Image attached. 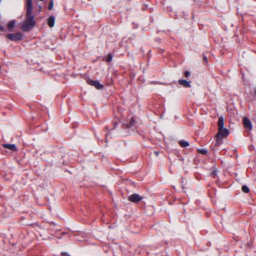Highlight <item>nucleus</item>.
Returning <instances> with one entry per match:
<instances>
[{"label": "nucleus", "mask_w": 256, "mask_h": 256, "mask_svg": "<svg viewBox=\"0 0 256 256\" xmlns=\"http://www.w3.org/2000/svg\"><path fill=\"white\" fill-rule=\"evenodd\" d=\"M203 60L206 62H208V58L206 56H203Z\"/></svg>", "instance_id": "4be33fe9"}, {"label": "nucleus", "mask_w": 256, "mask_h": 256, "mask_svg": "<svg viewBox=\"0 0 256 256\" xmlns=\"http://www.w3.org/2000/svg\"><path fill=\"white\" fill-rule=\"evenodd\" d=\"M190 75V73L188 71H186L184 72V76L185 77L188 78Z\"/></svg>", "instance_id": "412c9836"}, {"label": "nucleus", "mask_w": 256, "mask_h": 256, "mask_svg": "<svg viewBox=\"0 0 256 256\" xmlns=\"http://www.w3.org/2000/svg\"><path fill=\"white\" fill-rule=\"evenodd\" d=\"M254 95L256 96V88H255L254 89Z\"/></svg>", "instance_id": "393cba45"}, {"label": "nucleus", "mask_w": 256, "mask_h": 256, "mask_svg": "<svg viewBox=\"0 0 256 256\" xmlns=\"http://www.w3.org/2000/svg\"><path fill=\"white\" fill-rule=\"evenodd\" d=\"M136 124V120L133 116H131L130 118V122L126 123V128H131V127L134 126Z\"/></svg>", "instance_id": "6e6552de"}, {"label": "nucleus", "mask_w": 256, "mask_h": 256, "mask_svg": "<svg viewBox=\"0 0 256 256\" xmlns=\"http://www.w3.org/2000/svg\"><path fill=\"white\" fill-rule=\"evenodd\" d=\"M178 82L179 84L186 88H188L191 86L190 84V81H187L184 80H179Z\"/></svg>", "instance_id": "0eeeda50"}, {"label": "nucleus", "mask_w": 256, "mask_h": 256, "mask_svg": "<svg viewBox=\"0 0 256 256\" xmlns=\"http://www.w3.org/2000/svg\"><path fill=\"white\" fill-rule=\"evenodd\" d=\"M32 6V0H26V8Z\"/></svg>", "instance_id": "f3484780"}, {"label": "nucleus", "mask_w": 256, "mask_h": 256, "mask_svg": "<svg viewBox=\"0 0 256 256\" xmlns=\"http://www.w3.org/2000/svg\"><path fill=\"white\" fill-rule=\"evenodd\" d=\"M229 134V131L227 128H222V129L218 128V132L216 135V137L220 136L222 138H225Z\"/></svg>", "instance_id": "20e7f679"}, {"label": "nucleus", "mask_w": 256, "mask_h": 256, "mask_svg": "<svg viewBox=\"0 0 256 256\" xmlns=\"http://www.w3.org/2000/svg\"><path fill=\"white\" fill-rule=\"evenodd\" d=\"M160 118H162V114H160Z\"/></svg>", "instance_id": "bb28decb"}, {"label": "nucleus", "mask_w": 256, "mask_h": 256, "mask_svg": "<svg viewBox=\"0 0 256 256\" xmlns=\"http://www.w3.org/2000/svg\"><path fill=\"white\" fill-rule=\"evenodd\" d=\"M224 122L223 118L222 116L219 117L218 120V128L222 129V128H224Z\"/></svg>", "instance_id": "9b49d317"}, {"label": "nucleus", "mask_w": 256, "mask_h": 256, "mask_svg": "<svg viewBox=\"0 0 256 256\" xmlns=\"http://www.w3.org/2000/svg\"><path fill=\"white\" fill-rule=\"evenodd\" d=\"M2 146L4 148L12 150V151L15 152L17 150L16 147L14 144H4Z\"/></svg>", "instance_id": "1a4fd4ad"}, {"label": "nucleus", "mask_w": 256, "mask_h": 256, "mask_svg": "<svg viewBox=\"0 0 256 256\" xmlns=\"http://www.w3.org/2000/svg\"><path fill=\"white\" fill-rule=\"evenodd\" d=\"M200 154H206L207 153V150L204 149H202L199 150Z\"/></svg>", "instance_id": "aec40b11"}, {"label": "nucleus", "mask_w": 256, "mask_h": 256, "mask_svg": "<svg viewBox=\"0 0 256 256\" xmlns=\"http://www.w3.org/2000/svg\"><path fill=\"white\" fill-rule=\"evenodd\" d=\"M216 142L214 146H218L220 144H221L222 143V138H223L222 137H220V136L216 137Z\"/></svg>", "instance_id": "ddd939ff"}, {"label": "nucleus", "mask_w": 256, "mask_h": 256, "mask_svg": "<svg viewBox=\"0 0 256 256\" xmlns=\"http://www.w3.org/2000/svg\"><path fill=\"white\" fill-rule=\"evenodd\" d=\"M255 116L256 117V114H254Z\"/></svg>", "instance_id": "cd10ccee"}, {"label": "nucleus", "mask_w": 256, "mask_h": 256, "mask_svg": "<svg viewBox=\"0 0 256 256\" xmlns=\"http://www.w3.org/2000/svg\"><path fill=\"white\" fill-rule=\"evenodd\" d=\"M14 24H15V22L14 20L10 21L8 24V28H9V29L12 28L14 27Z\"/></svg>", "instance_id": "2eb2a0df"}, {"label": "nucleus", "mask_w": 256, "mask_h": 256, "mask_svg": "<svg viewBox=\"0 0 256 256\" xmlns=\"http://www.w3.org/2000/svg\"><path fill=\"white\" fill-rule=\"evenodd\" d=\"M178 144L182 148H186L190 144L188 142L185 141L184 140H180Z\"/></svg>", "instance_id": "f8f14e48"}, {"label": "nucleus", "mask_w": 256, "mask_h": 256, "mask_svg": "<svg viewBox=\"0 0 256 256\" xmlns=\"http://www.w3.org/2000/svg\"><path fill=\"white\" fill-rule=\"evenodd\" d=\"M32 8L33 6L26 8V19L21 26V30L23 32H26L30 31L36 24V22L34 20V16L32 14Z\"/></svg>", "instance_id": "f257e3e1"}, {"label": "nucleus", "mask_w": 256, "mask_h": 256, "mask_svg": "<svg viewBox=\"0 0 256 256\" xmlns=\"http://www.w3.org/2000/svg\"><path fill=\"white\" fill-rule=\"evenodd\" d=\"M154 153L156 156L158 154V152H155Z\"/></svg>", "instance_id": "a878e982"}, {"label": "nucleus", "mask_w": 256, "mask_h": 256, "mask_svg": "<svg viewBox=\"0 0 256 256\" xmlns=\"http://www.w3.org/2000/svg\"><path fill=\"white\" fill-rule=\"evenodd\" d=\"M61 254L62 256H68V254L67 252H62L61 253Z\"/></svg>", "instance_id": "5701e85b"}, {"label": "nucleus", "mask_w": 256, "mask_h": 256, "mask_svg": "<svg viewBox=\"0 0 256 256\" xmlns=\"http://www.w3.org/2000/svg\"><path fill=\"white\" fill-rule=\"evenodd\" d=\"M88 84L94 86L98 90H100L103 88V85L101 84L99 81L97 80H90L88 81Z\"/></svg>", "instance_id": "39448f33"}, {"label": "nucleus", "mask_w": 256, "mask_h": 256, "mask_svg": "<svg viewBox=\"0 0 256 256\" xmlns=\"http://www.w3.org/2000/svg\"><path fill=\"white\" fill-rule=\"evenodd\" d=\"M55 18L54 16H50L48 18V24L50 28H52L54 25Z\"/></svg>", "instance_id": "9d476101"}, {"label": "nucleus", "mask_w": 256, "mask_h": 256, "mask_svg": "<svg viewBox=\"0 0 256 256\" xmlns=\"http://www.w3.org/2000/svg\"><path fill=\"white\" fill-rule=\"evenodd\" d=\"M242 191L244 193H248L250 192V189L246 186H243L242 188Z\"/></svg>", "instance_id": "4468645a"}, {"label": "nucleus", "mask_w": 256, "mask_h": 256, "mask_svg": "<svg viewBox=\"0 0 256 256\" xmlns=\"http://www.w3.org/2000/svg\"><path fill=\"white\" fill-rule=\"evenodd\" d=\"M53 6H54L53 1L52 0H50V2H49V4H48V9L49 10H51L52 9Z\"/></svg>", "instance_id": "a211bd4d"}, {"label": "nucleus", "mask_w": 256, "mask_h": 256, "mask_svg": "<svg viewBox=\"0 0 256 256\" xmlns=\"http://www.w3.org/2000/svg\"><path fill=\"white\" fill-rule=\"evenodd\" d=\"M112 55L111 54H108L107 56V58L106 60V61L108 62H110L112 60Z\"/></svg>", "instance_id": "dca6fc26"}, {"label": "nucleus", "mask_w": 256, "mask_h": 256, "mask_svg": "<svg viewBox=\"0 0 256 256\" xmlns=\"http://www.w3.org/2000/svg\"><path fill=\"white\" fill-rule=\"evenodd\" d=\"M22 34L21 32H16L14 34H6L7 38L12 41H19L22 40Z\"/></svg>", "instance_id": "f03ea898"}, {"label": "nucleus", "mask_w": 256, "mask_h": 256, "mask_svg": "<svg viewBox=\"0 0 256 256\" xmlns=\"http://www.w3.org/2000/svg\"><path fill=\"white\" fill-rule=\"evenodd\" d=\"M242 122L245 128H248V130H252V124L250 120L248 118L244 117L242 120Z\"/></svg>", "instance_id": "423d86ee"}, {"label": "nucleus", "mask_w": 256, "mask_h": 256, "mask_svg": "<svg viewBox=\"0 0 256 256\" xmlns=\"http://www.w3.org/2000/svg\"><path fill=\"white\" fill-rule=\"evenodd\" d=\"M4 28H3V26H2L0 25V30L1 31H2L4 30Z\"/></svg>", "instance_id": "b1692460"}, {"label": "nucleus", "mask_w": 256, "mask_h": 256, "mask_svg": "<svg viewBox=\"0 0 256 256\" xmlns=\"http://www.w3.org/2000/svg\"><path fill=\"white\" fill-rule=\"evenodd\" d=\"M128 199L133 203L137 204L143 199V197L138 194H133L128 196Z\"/></svg>", "instance_id": "7ed1b4c3"}, {"label": "nucleus", "mask_w": 256, "mask_h": 256, "mask_svg": "<svg viewBox=\"0 0 256 256\" xmlns=\"http://www.w3.org/2000/svg\"><path fill=\"white\" fill-rule=\"evenodd\" d=\"M216 174H217V172L216 170H212V172H211V175L214 178H215L216 176Z\"/></svg>", "instance_id": "6ab92c4d"}]
</instances>
